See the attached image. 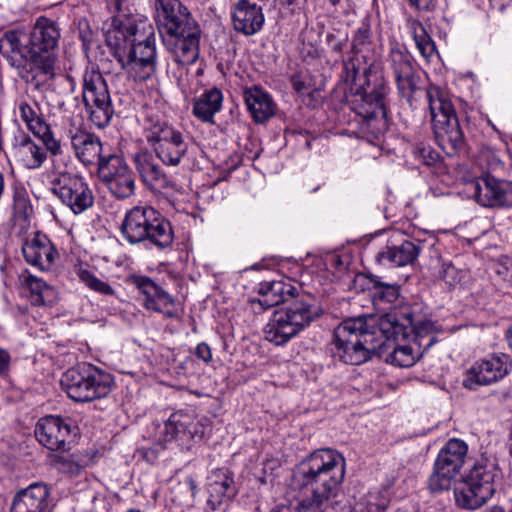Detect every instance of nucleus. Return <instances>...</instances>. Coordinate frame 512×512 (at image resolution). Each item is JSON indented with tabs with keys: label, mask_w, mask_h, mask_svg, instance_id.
I'll return each instance as SVG.
<instances>
[{
	"label": "nucleus",
	"mask_w": 512,
	"mask_h": 512,
	"mask_svg": "<svg viewBox=\"0 0 512 512\" xmlns=\"http://www.w3.org/2000/svg\"><path fill=\"white\" fill-rule=\"evenodd\" d=\"M59 254L52 241L42 232L34 233V267L41 271L52 270Z\"/></svg>",
	"instance_id": "nucleus-35"
},
{
	"label": "nucleus",
	"mask_w": 512,
	"mask_h": 512,
	"mask_svg": "<svg viewBox=\"0 0 512 512\" xmlns=\"http://www.w3.org/2000/svg\"><path fill=\"white\" fill-rule=\"evenodd\" d=\"M131 282L139 290L145 309L163 314L167 318L178 316L174 298L151 278L135 275Z\"/></svg>",
	"instance_id": "nucleus-20"
},
{
	"label": "nucleus",
	"mask_w": 512,
	"mask_h": 512,
	"mask_svg": "<svg viewBox=\"0 0 512 512\" xmlns=\"http://www.w3.org/2000/svg\"><path fill=\"white\" fill-rule=\"evenodd\" d=\"M233 27L244 35H254L264 24L262 8L249 0H238L232 10Z\"/></svg>",
	"instance_id": "nucleus-26"
},
{
	"label": "nucleus",
	"mask_w": 512,
	"mask_h": 512,
	"mask_svg": "<svg viewBox=\"0 0 512 512\" xmlns=\"http://www.w3.org/2000/svg\"><path fill=\"white\" fill-rule=\"evenodd\" d=\"M380 343L390 342L385 352L378 351L377 355L396 367L408 368L413 366L420 357L418 349L411 344H400L407 336L406 328L398 322L393 314H386L378 320Z\"/></svg>",
	"instance_id": "nucleus-10"
},
{
	"label": "nucleus",
	"mask_w": 512,
	"mask_h": 512,
	"mask_svg": "<svg viewBox=\"0 0 512 512\" xmlns=\"http://www.w3.org/2000/svg\"><path fill=\"white\" fill-rule=\"evenodd\" d=\"M508 334L512 336V327L508 330Z\"/></svg>",
	"instance_id": "nucleus-62"
},
{
	"label": "nucleus",
	"mask_w": 512,
	"mask_h": 512,
	"mask_svg": "<svg viewBox=\"0 0 512 512\" xmlns=\"http://www.w3.org/2000/svg\"><path fill=\"white\" fill-rule=\"evenodd\" d=\"M134 162L136 169L144 184L153 191L174 190L175 182L170 180L156 164L152 156L147 152H141L135 155Z\"/></svg>",
	"instance_id": "nucleus-27"
},
{
	"label": "nucleus",
	"mask_w": 512,
	"mask_h": 512,
	"mask_svg": "<svg viewBox=\"0 0 512 512\" xmlns=\"http://www.w3.org/2000/svg\"><path fill=\"white\" fill-rule=\"evenodd\" d=\"M287 5H293L297 3V0H285Z\"/></svg>",
	"instance_id": "nucleus-60"
},
{
	"label": "nucleus",
	"mask_w": 512,
	"mask_h": 512,
	"mask_svg": "<svg viewBox=\"0 0 512 512\" xmlns=\"http://www.w3.org/2000/svg\"><path fill=\"white\" fill-rule=\"evenodd\" d=\"M294 87L298 92H302L304 89V85L300 81H294Z\"/></svg>",
	"instance_id": "nucleus-59"
},
{
	"label": "nucleus",
	"mask_w": 512,
	"mask_h": 512,
	"mask_svg": "<svg viewBox=\"0 0 512 512\" xmlns=\"http://www.w3.org/2000/svg\"><path fill=\"white\" fill-rule=\"evenodd\" d=\"M57 301L56 290L34 276V306H51Z\"/></svg>",
	"instance_id": "nucleus-42"
},
{
	"label": "nucleus",
	"mask_w": 512,
	"mask_h": 512,
	"mask_svg": "<svg viewBox=\"0 0 512 512\" xmlns=\"http://www.w3.org/2000/svg\"><path fill=\"white\" fill-rule=\"evenodd\" d=\"M60 33L54 21L39 17L34 24V79L42 76L43 80L55 75L57 44Z\"/></svg>",
	"instance_id": "nucleus-13"
},
{
	"label": "nucleus",
	"mask_w": 512,
	"mask_h": 512,
	"mask_svg": "<svg viewBox=\"0 0 512 512\" xmlns=\"http://www.w3.org/2000/svg\"><path fill=\"white\" fill-rule=\"evenodd\" d=\"M166 49L179 65H191L199 57L200 29L197 23L161 35Z\"/></svg>",
	"instance_id": "nucleus-18"
},
{
	"label": "nucleus",
	"mask_w": 512,
	"mask_h": 512,
	"mask_svg": "<svg viewBox=\"0 0 512 512\" xmlns=\"http://www.w3.org/2000/svg\"><path fill=\"white\" fill-rule=\"evenodd\" d=\"M465 192L483 207H512V182L489 174L467 181Z\"/></svg>",
	"instance_id": "nucleus-15"
},
{
	"label": "nucleus",
	"mask_w": 512,
	"mask_h": 512,
	"mask_svg": "<svg viewBox=\"0 0 512 512\" xmlns=\"http://www.w3.org/2000/svg\"><path fill=\"white\" fill-rule=\"evenodd\" d=\"M427 99L439 147L449 156L462 151L465 146L464 136L448 93L438 86H430Z\"/></svg>",
	"instance_id": "nucleus-6"
},
{
	"label": "nucleus",
	"mask_w": 512,
	"mask_h": 512,
	"mask_svg": "<svg viewBox=\"0 0 512 512\" xmlns=\"http://www.w3.org/2000/svg\"><path fill=\"white\" fill-rule=\"evenodd\" d=\"M128 512H140V510L131 509V510H129Z\"/></svg>",
	"instance_id": "nucleus-61"
},
{
	"label": "nucleus",
	"mask_w": 512,
	"mask_h": 512,
	"mask_svg": "<svg viewBox=\"0 0 512 512\" xmlns=\"http://www.w3.org/2000/svg\"><path fill=\"white\" fill-rule=\"evenodd\" d=\"M439 277L450 287L458 284L462 279V273L451 263H443L439 271Z\"/></svg>",
	"instance_id": "nucleus-47"
},
{
	"label": "nucleus",
	"mask_w": 512,
	"mask_h": 512,
	"mask_svg": "<svg viewBox=\"0 0 512 512\" xmlns=\"http://www.w3.org/2000/svg\"><path fill=\"white\" fill-rule=\"evenodd\" d=\"M10 362V355L6 350L0 349V374L7 372Z\"/></svg>",
	"instance_id": "nucleus-52"
},
{
	"label": "nucleus",
	"mask_w": 512,
	"mask_h": 512,
	"mask_svg": "<svg viewBox=\"0 0 512 512\" xmlns=\"http://www.w3.org/2000/svg\"><path fill=\"white\" fill-rule=\"evenodd\" d=\"M420 154L424 158V162L429 164L430 162L426 160V154L429 156L430 160H435L434 154L430 149L422 148L420 149Z\"/></svg>",
	"instance_id": "nucleus-56"
},
{
	"label": "nucleus",
	"mask_w": 512,
	"mask_h": 512,
	"mask_svg": "<svg viewBox=\"0 0 512 512\" xmlns=\"http://www.w3.org/2000/svg\"><path fill=\"white\" fill-rule=\"evenodd\" d=\"M345 46V40H339V41H336L333 45H332V49L333 51L335 52H341L343 50Z\"/></svg>",
	"instance_id": "nucleus-58"
},
{
	"label": "nucleus",
	"mask_w": 512,
	"mask_h": 512,
	"mask_svg": "<svg viewBox=\"0 0 512 512\" xmlns=\"http://www.w3.org/2000/svg\"><path fill=\"white\" fill-rule=\"evenodd\" d=\"M98 175L115 197L127 198L134 193L133 173L122 157L109 154L100 158Z\"/></svg>",
	"instance_id": "nucleus-16"
},
{
	"label": "nucleus",
	"mask_w": 512,
	"mask_h": 512,
	"mask_svg": "<svg viewBox=\"0 0 512 512\" xmlns=\"http://www.w3.org/2000/svg\"><path fill=\"white\" fill-rule=\"evenodd\" d=\"M203 429L189 413L178 411L172 413L164 423L159 432V441L168 443L173 440L178 441L180 445H189L196 439H201Z\"/></svg>",
	"instance_id": "nucleus-22"
},
{
	"label": "nucleus",
	"mask_w": 512,
	"mask_h": 512,
	"mask_svg": "<svg viewBox=\"0 0 512 512\" xmlns=\"http://www.w3.org/2000/svg\"><path fill=\"white\" fill-rule=\"evenodd\" d=\"M156 19L160 34L178 31L196 23L180 0H156Z\"/></svg>",
	"instance_id": "nucleus-24"
},
{
	"label": "nucleus",
	"mask_w": 512,
	"mask_h": 512,
	"mask_svg": "<svg viewBox=\"0 0 512 512\" xmlns=\"http://www.w3.org/2000/svg\"><path fill=\"white\" fill-rule=\"evenodd\" d=\"M61 386L76 402H91L106 397L112 390L109 373L89 363L68 369L61 377Z\"/></svg>",
	"instance_id": "nucleus-8"
},
{
	"label": "nucleus",
	"mask_w": 512,
	"mask_h": 512,
	"mask_svg": "<svg viewBox=\"0 0 512 512\" xmlns=\"http://www.w3.org/2000/svg\"><path fill=\"white\" fill-rule=\"evenodd\" d=\"M70 140L76 158L85 165L96 162L99 165L100 158H107V156L102 155L100 138L92 133L77 130L71 133Z\"/></svg>",
	"instance_id": "nucleus-30"
},
{
	"label": "nucleus",
	"mask_w": 512,
	"mask_h": 512,
	"mask_svg": "<svg viewBox=\"0 0 512 512\" xmlns=\"http://www.w3.org/2000/svg\"><path fill=\"white\" fill-rule=\"evenodd\" d=\"M511 367L510 357L505 354L492 355L481 359L469 368L463 380V385L471 390L477 386L490 385L508 375Z\"/></svg>",
	"instance_id": "nucleus-19"
},
{
	"label": "nucleus",
	"mask_w": 512,
	"mask_h": 512,
	"mask_svg": "<svg viewBox=\"0 0 512 512\" xmlns=\"http://www.w3.org/2000/svg\"><path fill=\"white\" fill-rule=\"evenodd\" d=\"M421 250V243L416 240H403L399 244L387 245L375 256L379 265L385 267H402L413 264Z\"/></svg>",
	"instance_id": "nucleus-25"
},
{
	"label": "nucleus",
	"mask_w": 512,
	"mask_h": 512,
	"mask_svg": "<svg viewBox=\"0 0 512 512\" xmlns=\"http://www.w3.org/2000/svg\"><path fill=\"white\" fill-rule=\"evenodd\" d=\"M407 25L409 30L412 32L413 39L419 52L425 59L430 60L436 53V47L422 23L416 19H410Z\"/></svg>",
	"instance_id": "nucleus-38"
},
{
	"label": "nucleus",
	"mask_w": 512,
	"mask_h": 512,
	"mask_svg": "<svg viewBox=\"0 0 512 512\" xmlns=\"http://www.w3.org/2000/svg\"><path fill=\"white\" fill-rule=\"evenodd\" d=\"M34 500L38 501L37 512H52L54 504L46 484L34 483Z\"/></svg>",
	"instance_id": "nucleus-44"
},
{
	"label": "nucleus",
	"mask_w": 512,
	"mask_h": 512,
	"mask_svg": "<svg viewBox=\"0 0 512 512\" xmlns=\"http://www.w3.org/2000/svg\"><path fill=\"white\" fill-rule=\"evenodd\" d=\"M31 488L32 485H29L27 488L17 493L13 500L10 512H30L29 504L24 500V498L28 497L29 500H32V495H28Z\"/></svg>",
	"instance_id": "nucleus-48"
},
{
	"label": "nucleus",
	"mask_w": 512,
	"mask_h": 512,
	"mask_svg": "<svg viewBox=\"0 0 512 512\" xmlns=\"http://www.w3.org/2000/svg\"><path fill=\"white\" fill-rule=\"evenodd\" d=\"M207 490V504L212 510H216L225 497L231 498L236 494L232 473L224 468L213 471L208 478Z\"/></svg>",
	"instance_id": "nucleus-31"
},
{
	"label": "nucleus",
	"mask_w": 512,
	"mask_h": 512,
	"mask_svg": "<svg viewBox=\"0 0 512 512\" xmlns=\"http://www.w3.org/2000/svg\"><path fill=\"white\" fill-rule=\"evenodd\" d=\"M454 498L456 505L466 510L478 509L489 500L466 480L454 489Z\"/></svg>",
	"instance_id": "nucleus-36"
},
{
	"label": "nucleus",
	"mask_w": 512,
	"mask_h": 512,
	"mask_svg": "<svg viewBox=\"0 0 512 512\" xmlns=\"http://www.w3.org/2000/svg\"><path fill=\"white\" fill-rule=\"evenodd\" d=\"M399 297V288L394 285L380 284L375 287L374 298L385 303H394Z\"/></svg>",
	"instance_id": "nucleus-45"
},
{
	"label": "nucleus",
	"mask_w": 512,
	"mask_h": 512,
	"mask_svg": "<svg viewBox=\"0 0 512 512\" xmlns=\"http://www.w3.org/2000/svg\"><path fill=\"white\" fill-rule=\"evenodd\" d=\"M23 288L25 289L27 294H32V275L25 271V274L21 276Z\"/></svg>",
	"instance_id": "nucleus-54"
},
{
	"label": "nucleus",
	"mask_w": 512,
	"mask_h": 512,
	"mask_svg": "<svg viewBox=\"0 0 512 512\" xmlns=\"http://www.w3.org/2000/svg\"><path fill=\"white\" fill-rule=\"evenodd\" d=\"M144 137L157 158L167 166H178L189 148L184 134L157 115H147Z\"/></svg>",
	"instance_id": "nucleus-9"
},
{
	"label": "nucleus",
	"mask_w": 512,
	"mask_h": 512,
	"mask_svg": "<svg viewBox=\"0 0 512 512\" xmlns=\"http://www.w3.org/2000/svg\"><path fill=\"white\" fill-rule=\"evenodd\" d=\"M243 97L248 111L257 123L267 121L276 112V104L271 95L259 86L245 88Z\"/></svg>",
	"instance_id": "nucleus-29"
},
{
	"label": "nucleus",
	"mask_w": 512,
	"mask_h": 512,
	"mask_svg": "<svg viewBox=\"0 0 512 512\" xmlns=\"http://www.w3.org/2000/svg\"><path fill=\"white\" fill-rule=\"evenodd\" d=\"M468 446L460 439H450L439 451L429 479L432 491L450 488L452 480L459 474L467 455Z\"/></svg>",
	"instance_id": "nucleus-14"
},
{
	"label": "nucleus",
	"mask_w": 512,
	"mask_h": 512,
	"mask_svg": "<svg viewBox=\"0 0 512 512\" xmlns=\"http://www.w3.org/2000/svg\"><path fill=\"white\" fill-rule=\"evenodd\" d=\"M386 509V504L382 502H373L371 500L368 501L366 507L361 510V512H384Z\"/></svg>",
	"instance_id": "nucleus-51"
},
{
	"label": "nucleus",
	"mask_w": 512,
	"mask_h": 512,
	"mask_svg": "<svg viewBox=\"0 0 512 512\" xmlns=\"http://www.w3.org/2000/svg\"><path fill=\"white\" fill-rule=\"evenodd\" d=\"M34 168L40 166L46 160V153L42 152L39 148L34 145Z\"/></svg>",
	"instance_id": "nucleus-55"
},
{
	"label": "nucleus",
	"mask_w": 512,
	"mask_h": 512,
	"mask_svg": "<svg viewBox=\"0 0 512 512\" xmlns=\"http://www.w3.org/2000/svg\"><path fill=\"white\" fill-rule=\"evenodd\" d=\"M317 307L305 299H296L271 314L264 327L265 339L283 346L308 327L317 317Z\"/></svg>",
	"instance_id": "nucleus-7"
},
{
	"label": "nucleus",
	"mask_w": 512,
	"mask_h": 512,
	"mask_svg": "<svg viewBox=\"0 0 512 512\" xmlns=\"http://www.w3.org/2000/svg\"><path fill=\"white\" fill-rule=\"evenodd\" d=\"M179 489L188 494L189 499H193L197 492V485L192 477H187L183 482L179 483Z\"/></svg>",
	"instance_id": "nucleus-49"
},
{
	"label": "nucleus",
	"mask_w": 512,
	"mask_h": 512,
	"mask_svg": "<svg viewBox=\"0 0 512 512\" xmlns=\"http://www.w3.org/2000/svg\"><path fill=\"white\" fill-rule=\"evenodd\" d=\"M131 29L132 17L119 14L112 18V23L105 32L106 44L113 51L118 61L121 54L129 48Z\"/></svg>",
	"instance_id": "nucleus-32"
},
{
	"label": "nucleus",
	"mask_w": 512,
	"mask_h": 512,
	"mask_svg": "<svg viewBox=\"0 0 512 512\" xmlns=\"http://www.w3.org/2000/svg\"><path fill=\"white\" fill-rule=\"evenodd\" d=\"M13 229L22 236V253L28 263H32V244L26 236L30 229V199L25 190H16L14 194Z\"/></svg>",
	"instance_id": "nucleus-28"
},
{
	"label": "nucleus",
	"mask_w": 512,
	"mask_h": 512,
	"mask_svg": "<svg viewBox=\"0 0 512 512\" xmlns=\"http://www.w3.org/2000/svg\"><path fill=\"white\" fill-rule=\"evenodd\" d=\"M296 291L291 284L282 281L263 282L259 288L258 303L267 309L284 302L287 296L293 297Z\"/></svg>",
	"instance_id": "nucleus-34"
},
{
	"label": "nucleus",
	"mask_w": 512,
	"mask_h": 512,
	"mask_svg": "<svg viewBox=\"0 0 512 512\" xmlns=\"http://www.w3.org/2000/svg\"><path fill=\"white\" fill-rule=\"evenodd\" d=\"M374 50L371 44V28L367 22H362L357 28L351 43V50Z\"/></svg>",
	"instance_id": "nucleus-43"
},
{
	"label": "nucleus",
	"mask_w": 512,
	"mask_h": 512,
	"mask_svg": "<svg viewBox=\"0 0 512 512\" xmlns=\"http://www.w3.org/2000/svg\"><path fill=\"white\" fill-rule=\"evenodd\" d=\"M40 181L75 214L86 211L94 203L91 189L78 175L51 171L43 174Z\"/></svg>",
	"instance_id": "nucleus-11"
},
{
	"label": "nucleus",
	"mask_w": 512,
	"mask_h": 512,
	"mask_svg": "<svg viewBox=\"0 0 512 512\" xmlns=\"http://www.w3.org/2000/svg\"><path fill=\"white\" fill-rule=\"evenodd\" d=\"M345 476V459L336 450L317 449L293 470L290 487L298 493L296 512H329L336 500ZM270 512H293L290 506L279 504Z\"/></svg>",
	"instance_id": "nucleus-1"
},
{
	"label": "nucleus",
	"mask_w": 512,
	"mask_h": 512,
	"mask_svg": "<svg viewBox=\"0 0 512 512\" xmlns=\"http://www.w3.org/2000/svg\"><path fill=\"white\" fill-rule=\"evenodd\" d=\"M76 275L82 283H84L90 290L96 293L105 296H113L115 294V290L109 283L101 280L93 272L86 268L81 266L77 268Z\"/></svg>",
	"instance_id": "nucleus-41"
},
{
	"label": "nucleus",
	"mask_w": 512,
	"mask_h": 512,
	"mask_svg": "<svg viewBox=\"0 0 512 512\" xmlns=\"http://www.w3.org/2000/svg\"><path fill=\"white\" fill-rule=\"evenodd\" d=\"M388 63L393 71L399 94L407 101H411L420 81L412 55L403 45L394 42L390 45Z\"/></svg>",
	"instance_id": "nucleus-17"
},
{
	"label": "nucleus",
	"mask_w": 512,
	"mask_h": 512,
	"mask_svg": "<svg viewBox=\"0 0 512 512\" xmlns=\"http://www.w3.org/2000/svg\"><path fill=\"white\" fill-rule=\"evenodd\" d=\"M222 92L217 88L206 90L193 103V115L202 122L213 123L216 113L221 110Z\"/></svg>",
	"instance_id": "nucleus-33"
},
{
	"label": "nucleus",
	"mask_w": 512,
	"mask_h": 512,
	"mask_svg": "<svg viewBox=\"0 0 512 512\" xmlns=\"http://www.w3.org/2000/svg\"><path fill=\"white\" fill-rule=\"evenodd\" d=\"M333 356L345 364L360 365L372 354L385 352L390 342L380 343L373 317L359 316L341 322L334 330Z\"/></svg>",
	"instance_id": "nucleus-4"
},
{
	"label": "nucleus",
	"mask_w": 512,
	"mask_h": 512,
	"mask_svg": "<svg viewBox=\"0 0 512 512\" xmlns=\"http://www.w3.org/2000/svg\"><path fill=\"white\" fill-rule=\"evenodd\" d=\"M511 512H512V510H511Z\"/></svg>",
	"instance_id": "nucleus-64"
},
{
	"label": "nucleus",
	"mask_w": 512,
	"mask_h": 512,
	"mask_svg": "<svg viewBox=\"0 0 512 512\" xmlns=\"http://www.w3.org/2000/svg\"><path fill=\"white\" fill-rule=\"evenodd\" d=\"M474 488L490 499L495 493L494 474L484 465H475L465 478Z\"/></svg>",
	"instance_id": "nucleus-37"
},
{
	"label": "nucleus",
	"mask_w": 512,
	"mask_h": 512,
	"mask_svg": "<svg viewBox=\"0 0 512 512\" xmlns=\"http://www.w3.org/2000/svg\"><path fill=\"white\" fill-rule=\"evenodd\" d=\"M121 232L130 244L149 243L159 249L171 246L174 240L171 223L149 205L129 209L122 221Z\"/></svg>",
	"instance_id": "nucleus-5"
},
{
	"label": "nucleus",
	"mask_w": 512,
	"mask_h": 512,
	"mask_svg": "<svg viewBox=\"0 0 512 512\" xmlns=\"http://www.w3.org/2000/svg\"><path fill=\"white\" fill-rule=\"evenodd\" d=\"M50 464L63 473H76L79 466L62 454H53L50 456Z\"/></svg>",
	"instance_id": "nucleus-46"
},
{
	"label": "nucleus",
	"mask_w": 512,
	"mask_h": 512,
	"mask_svg": "<svg viewBox=\"0 0 512 512\" xmlns=\"http://www.w3.org/2000/svg\"><path fill=\"white\" fill-rule=\"evenodd\" d=\"M334 4L336 3V0H331Z\"/></svg>",
	"instance_id": "nucleus-63"
},
{
	"label": "nucleus",
	"mask_w": 512,
	"mask_h": 512,
	"mask_svg": "<svg viewBox=\"0 0 512 512\" xmlns=\"http://www.w3.org/2000/svg\"><path fill=\"white\" fill-rule=\"evenodd\" d=\"M196 356L203 360L204 362L208 363L212 360V352L208 344L202 342L199 343L195 350Z\"/></svg>",
	"instance_id": "nucleus-50"
},
{
	"label": "nucleus",
	"mask_w": 512,
	"mask_h": 512,
	"mask_svg": "<svg viewBox=\"0 0 512 512\" xmlns=\"http://www.w3.org/2000/svg\"><path fill=\"white\" fill-rule=\"evenodd\" d=\"M119 63L135 81H146L156 72L155 45L129 47L121 54Z\"/></svg>",
	"instance_id": "nucleus-21"
},
{
	"label": "nucleus",
	"mask_w": 512,
	"mask_h": 512,
	"mask_svg": "<svg viewBox=\"0 0 512 512\" xmlns=\"http://www.w3.org/2000/svg\"><path fill=\"white\" fill-rule=\"evenodd\" d=\"M82 96L90 121L97 128H105L113 117L114 109L107 83L94 68L87 69L83 75Z\"/></svg>",
	"instance_id": "nucleus-12"
},
{
	"label": "nucleus",
	"mask_w": 512,
	"mask_h": 512,
	"mask_svg": "<svg viewBox=\"0 0 512 512\" xmlns=\"http://www.w3.org/2000/svg\"><path fill=\"white\" fill-rule=\"evenodd\" d=\"M71 432V425L62 418L46 416L38 421L34 435L40 444L54 451L65 450Z\"/></svg>",
	"instance_id": "nucleus-23"
},
{
	"label": "nucleus",
	"mask_w": 512,
	"mask_h": 512,
	"mask_svg": "<svg viewBox=\"0 0 512 512\" xmlns=\"http://www.w3.org/2000/svg\"><path fill=\"white\" fill-rule=\"evenodd\" d=\"M34 136L43 143L44 147L52 154L61 153L60 142L54 137L49 124L43 117H34Z\"/></svg>",
	"instance_id": "nucleus-40"
},
{
	"label": "nucleus",
	"mask_w": 512,
	"mask_h": 512,
	"mask_svg": "<svg viewBox=\"0 0 512 512\" xmlns=\"http://www.w3.org/2000/svg\"><path fill=\"white\" fill-rule=\"evenodd\" d=\"M109 6L111 11L121 12V0H111Z\"/></svg>",
	"instance_id": "nucleus-57"
},
{
	"label": "nucleus",
	"mask_w": 512,
	"mask_h": 512,
	"mask_svg": "<svg viewBox=\"0 0 512 512\" xmlns=\"http://www.w3.org/2000/svg\"><path fill=\"white\" fill-rule=\"evenodd\" d=\"M342 77L360 98L356 111L367 128L376 136L382 133L386 129L384 99L389 87L375 51L350 49L343 58Z\"/></svg>",
	"instance_id": "nucleus-2"
},
{
	"label": "nucleus",
	"mask_w": 512,
	"mask_h": 512,
	"mask_svg": "<svg viewBox=\"0 0 512 512\" xmlns=\"http://www.w3.org/2000/svg\"><path fill=\"white\" fill-rule=\"evenodd\" d=\"M151 44L155 45L154 28L147 20L132 17V29L129 47Z\"/></svg>",
	"instance_id": "nucleus-39"
},
{
	"label": "nucleus",
	"mask_w": 512,
	"mask_h": 512,
	"mask_svg": "<svg viewBox=\"0 0 512 512\" xmlns=\"http://www.w3.org/2000/svg\"><path fill=\"white\" fill-rule=\"evenodd\" d=\"M0 50L9 52V61L21 82L17 84L19 94L15 101V121L18 129L14 135V157L25 167L31 168L29 155L32 143L29 132L32 131V97L29 95V76L32 71V32L21 30L7 31L0 39Z\"/></svg>",
	"instance_id": "nucleus-3"
},
{
	"label": "nucleus",
	"mask_w": 512,
	"mask_h": 512,
	"mask_svg": "<svg viewBox=\"0 0 512 512\" xmlns=\"http://www.w3.org/2000/svg\"><path fill=\"white\" fill-rule=\"evenodd\" d=\"M412 5L418 9L430 10L434 7V0H408Z\"/></svg>",
	"instance_id": "nucleus-53"
}]
</instances>
